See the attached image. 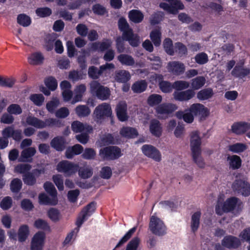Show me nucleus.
I'll list each match as a JSON object with an SVG mask.
<instances>
[{"label":"nucleus","mask_w":250,"mask_h":250,"mask_svg":"<svg viewBox=\"0 0 250 250\" xmlns=\"http://www.w3.org/2000/svg\"><path fill=\"white\" fill-rule=\"evenodd\" d=\"M239 201L240 200L237 197H230L223 203L218 202L215 208L216 214L221 215L223 212L228 213L233 211Z\"/></svg>","instance_id":"f257e3e1"},{"label":"nucleus","mask_w":250,"mask_h":250,"mask_svg":"<svg viewBox=\"0 0 250 250\" xmlns=\"http://www.w3.org/2000/svg\"><path fill=\"white\" fill-rule=\"evenodd\" d=\"M121 149L117 146H108L101 148L99 151L100 156L104 160H114L122 156Z\"/></svg>","instance_id":"f03ea898"},{"label":"nucleus","mask_w":250,"mask_h":250,"mask_svg":"<svg viewBox=\"0 0 250 250\" xmlns=\"http://www.w3.org/2000/svg\"><path fill=\"white\" fill-rule=\"evenodd\" d=\"M90 87L91 93L95 94L99 99L104 101L109 98L110 95L109 89L102 85L98 82H92L90 84Z\"/></svg>","instance_id":"7ed1b4c3"},{"label":"nucleus","mask_w":250,"mask_h":250,"mask_svg":"<svg viewBox=\"0 0 250 250\" xmlns=\"http://www.w3.org/2000/svg\"><path fill=\"white\" fill-rule=\"evenodd\" d=\"M79 165L67 160H62L57 165L56 169L59 172L63 173L66 177L70 176L78 170Z\"/></svg>","instance_id":"20e7f679"},{"label":"nucleus","mask_w":250,"mask_h":250,"mask_svg":"<svg viewBox=\"0 0 250 250\" xmlns=\"http://www.w3.org/2000/svg\"><path fill=\"white\" fill-rule=\"evenodd\" d=\"M149 229L153 234L159 236H163L167 233V228L164 222L155 216L150 218Z\"/></svg>","instance_id":"39448f33"},{"label":"nucleus","mask_w":250,"mask_h":250,"mask_svg":"<svg viewBox=\"0 0 250 250\" xmlns=\"http://www.w3.org/2000/svg\"><path fill=\"white\" fill-rule=\"evenodd\" d=\"M233 191L244 197L250 195V184L242 179H236L232 185Z\"/></svg>","instance_id":"423d86ee"},{"label":"nucleus","mask_w":250,"mask_h":250,"mask_svg":"<svg viewBox=\"0 0 250 250\" xmlns=\"http://www.w3.org/2000/svg\"><path fill=\"white\" fill-rule=\"evenodd\" d=\"M94 114L98 121L103 120L106 117H110L112 115L111 106L106 103L99 104L95 108Z\"/></svg>","instance_id":"0eeeda50"},{"label":"nucleus","mask_w":250,"mask_h":250,"mask_svg":"<svg viewBox=\"0 0 250 250\" xmlns=\"http://www.w3.org/2000/svg\"><path fill=\"white\" fill-rule=\"evenodd\" d=\"M201 139L199 136V132L195 131L191 133L190 137V147L192 156L196 158L198 155L201 153Z\"/></svg>","instance_id":"6e6552de"},{"label":"nucleus","mask_w":250,"mask_h":250,"mask_svg":"<svg viewBox=\"0 0 250 250\" xmlns=\"http://www.w3.org/2000/svg\"><path fill=\"white\" fill-rule=\"evenodd\" d=\"M141 149L144 154L147 157L151 158L156 162H160L161 160L160 152L153 146L144 145Z\"/></svg>","instance_id":"1a4fd4ad"},{"label":"nucleus","mask_w":250,"mask_h":250,"mask_svg":"<svg viewBox=\"0 0 250 250\" xmlns=\"http://www.w3.org/2000/svg\"><path fill=\"white\" fill-rule=\"evenodd\" d=\"M45 172L44 168L34 169L32 172H27L22 175V180L25 184L27 186H34L36 183V178L35 176L38 177L41 174Z\"/></svg>","instance_id":"9d476101"},{"label":"nucleus","mask_w":250,"mask_h":250,"mask_svg":"<svg viewBox=\"0 0 250 250\" xmlns=\"http://www.w3.org/2000/svg\"><path fill=\"white\" fill-rule=\"evenodd\" d=\"M222 246L225 248L231 250L236 249L241 245L240 239L231 235L225 236L221 240Z\"/></svg>","instance_id":"9b49d317"},{"label":"nucleus","mask_w":250,"mask_h":250,"mask_svg":"<svg viewBox=\"0 0 250 250\" xmlns=\"http://www.w3.org/2000/svg\"><path fill=\"white\" fill-rule=\"evenodd\" d=\"M177 109L176 106L170 103H163L160 104L155 108L156 112L158 115H162L165 117H160V118H166L172 114Z\"/></svg>","instance_id":"f8f14e48"},{"label":"nucleus","mask_w":250,"mask_h":250,"mask_svg":"<svg viewBox=\"0 0 250 250\" xmlns=\"http://www.w3.org/2000/svg\"><path fill=\"white\" fill-rule=\"evenodd\" d=\"M188 111L194 116H199L201 119L205 118L209 115V111L203 104L199 103L193 104L190 105Z\"/></svg>","instance_id":"ddd939ff"},{"label":"nucleus","mask_w":250,"mask_h":250,"mask_svg":"<svg viewBox=\"0 0 250 250\" xmlns=\"http://www.w3.org/2000/svg\"><path fill=\"white\" fill-rule=\"evenodd\" d=\"M45 237L42 231L37 232L32 238L31 243V250H42Z\"/></svg>","instance_id":"4468645a"},{"label":"nucleus","mask_w":250,"mask_h":250,"mask_svg":"<svg viewBox=\"0 0 250 250\" xmlns=\"http://www.w3.org/2000/svg\"><path fill=\"white\" fill-rule=\"evenodd\" d=\"M2 135L4 138L8 139L12 137L16 141H20L22 138L21 130V129L14 130L13 126L4 128L2 131Z\"/></svg>","instance_id":"2eb2a0df"},{"label":"nucleus","mask_w":250,"mask_h":250,"mask_svg":"<svg viewBox=\"0 0 250 250\" xmlns=\"http://www.w3.org/2000/svg\"><path fill=\"white\" fill-rule=\"evenodd\" d=\"M167 68L169 72L176 76L183 74L185 71L184 64L179 61L169 62Z\"/></svg>","instance_id":"dca6fc26"},{"label":"nucleus","mask_w":250,"mask_h":250,"mask_svg":"<svg viewBox=\"0 0 250 250\" xmlns=\"http://www.w3.org/2000/svg\"><path fill=\"white\" fill-rule=\"evenodd\" d=\"M250 129V123L242 121L235 122L231 126V132L238 135L245 134Z\"/></svg>","instance_id":"f3484780"},{"label":"nucleus","mask_w":250,"mask_h":250,"mask_svg":"<svg viewBox=\"0 0 250 250\" xmlns=\"http://www.w3.org/2000/svg\"><path fill=\"white\" fill-rule=\"evenodd\" d=\"M127 106L125 102L119 103L116 107V115L121 122H125L128 120V116L127 112Z\"/></svg>","instance_id":"a211bd4d"},{"label":"nucleus","mask_w":250,"mask_h":250,"mask_svg":"<svg viewBox=\"0 0 250 250\" xmlns=\"http://www.w3.org/2000/svg\"><path fill=\"white\" fill-rule=\"evenodd\" d=\"M174 98L179 101H187L193 98L195 95V91L192 89H188L180 92H175Z\"/></svg>","instance_id":"6ab92c4d"},{"label":"nucleus","mask_w":250,"mask_h":250,"mask_svg":"<svg viewBox=\"0 0 250 250\" xmlns=\"http://www.w3.org/2000/svg\"><path fill=\"white\" fill-rule=\"evenodd\" d=\"M58 37V35L55 33H48L45 36L44 47L47 51H50L53 49L55 42Z\"/></svg>","instance_id":"aec40b11"},{"label":"nucleus","mask_w":250,"mask_h":250,"mask_svg":"<svg viewBox=\"0 0 250 250\" xmlns=\"http://www.w3.org/2000/svg\"><path fill=\"white\" fill-rule=\"evenodd\" d=\"M36 153V150L34 147H29L25 148L21 151L19 161L23 162H32V157Z\"/></svg>","instance_id":"412c9836"},{"label":"nucleus","mask_w":250,"mask_h":250,"mask_svg":"<svg viewBox=\"0 0 250 250\" xmlns=\"http://www.w3.org/2000/svg\"><path fill=\"white\" fill-rule=\"evenodd\" d=\"M149 131L153 136L160 137L162 133V127L160 122L157 119H152L150 122Z\"/></svg>","instance_id":"4be33fe9"},{"label":"nucleus","mask_w":250,"mask_h":250,"mask_svg":"<svg viewBox=\"0 0 250 250\" xmlns=\"http://www.w3.org/2000/svg\"><path fill=\"white\" fill-rule=\"evenodd\" d=\"M83 150L82 146L79 144H76L72 146L68 147L65 152L66 158L70 159L73 158L75 155L81 154Z\"/></svg>","instance_id":"5701e85b"},{"label":"nucleus","mask_w":250,"mask_h":250,"mask_svg":"<svg viewBox=\"0 0 250 250\" xmlns=\"http://www.w3.org/2000/svg\"><path fill=\"white\" fill-rule=\"evenodd\" d=\"M52 147L58 151H62L65 148V140L62 136L54 137L50 142Z\"/></svg>","instance_id":"b1692460"},{"label":"nucleus","mask_w":250,"mask_h":250,"mask_svg":"<svg viewBox=\"0 0 250 250\" xmlns=\"http://www.w3.org/2000/svg\"><path fill=\"white\" fill-rule=\"evenodd\" d=\"M229 168L233 170L240 168L242 166V160L240 156L236 155H229L227 158Z\"/></svg>","instance_id":"393cba45"},{"label":"nucleus","mask_w":250,"mask_h":250,"mask_svg":"<svg viewBox=\"0 0 250 250\" xmlns=\"http://www.w3.org/2000/svg\"><path fill=\"white\" fill-rule=\"evenodd\" d=\"M71 129L75 133H80L84 130L90 132L92 130V127L89 125L84 124L78 121H75L71 124Z\"/></svg>","instance_id":"a878e982"},{"label":"nucleus","mask_w":250,"mask_h":250,"mask_svg":"<svg viewBox=\"0 0 250 250\" xmlns=\"http://www.w3.org/2000/svg\"><path fill=\"white\" fill-rule=\"evenodd\" d=\"M231 75L235 78H243L250 74V68H242L236 65L231 72Z\"/></svg>","instance_id":"bb28decb"},{"label":"nucleus","mask_w":250,"mask_h":250,"mask_svg":"<svg viewBox=\"0 0 250 250\" xmlns=\"http://www.w3.org/2000/svg\"><path fill=\"white\" fill-rule=\"evenodd\" d=\"M201 216V212L200 211L194 212L191 216L190 228L192 232L193 233H195L199 228Z\"/></svg>","instance_id":"cd10ccee"},{"label":"nucleus","mask_w":250,"mask_h":250,"mask_svg":"<svg viewBox=\"0 0 250 250\" xmlns=\"http://www.w3.org/2000/svg\"><path fill=\"white\" fill-rule=\"evenodd\" d=\"M120 134L126 138H134L138 135L137 129L128 126L122 127L120 131Z\"/></svg>","instance_id":"c85d7f7f"},{"label":"nucleus","mask_w":250,"mask_h":250,"mask_svg":"<svg viewBox=\"0 0 250 250\" xmlns=\"http://www.w3.org/2000/svg\"><path fill=\"white\" fill-rule=\"evenodd\" d=\"M39 200L40 204L45 205L55 206L58 203L57 197H52L51 198L44 193L39 194Z\"/></svg>","instance_id":"c756f323"},{"label":"nucleus","mask_w":250,"mask_h":250,"mask_svg":"<svg viewBox=\"0 0 250 250\" xmlns=\"http://www.w3.org/2000/svg\"><path fill=\"white\" fill-rule=\"evenodd\" d=\"M106 69V66L101 65L98 69L96 66H91L88 68V75L92 79H97Z\"/></svg>","instance_id":"7c9ffc66"},{"label":"nucleus","mask_w":250,"mask_h":250,"mask_svg":"<svg viewBox=\"0 0 250 250\" xmlns=\"http://www.w3.org/2000/svg\"><path fill=\"white\" fill-rule=\"evenodd\" d=\"M28 62L31 65H38L42 63L44 57L39 52L32 53L28 58Z\"/></svg>","instance_id":"2f4dec72"},{"label":"nucleus","mask_w":250,"mask_h":250,"mask_svg":"<svg viewBox=\"0 0 250 250\" xmlns=\"http://www.w3.org/2000/svg\"><path fill=\"white\" fill-rule=\"evenodd\" d=\"M29 234V227L27 225H22L20 226L18 232V241L23 242L26 241Z\"/></svg>","instance_id":"473e14b6"},{"label":"nucleus","mask_w":250,"mask_h":250,"mask_svg":"<svg viewBox=\"0 0 250 250\" xmlns=\"http://www.w3.org/2000/svg\"><path fill=\"white\" fill-rule=\"evenodd\" d=\"M64 125V123L62 121L54 119V118H48L43 121V127L41 128H45L46 127H61Z\"/></svg>","instance_id":"72a5a7b5"},{"label":"nucleus","mask_w":250,"mask_h":250,"mask_svg":"<svg viewBox=\"0 0 250 250\" xmlns=\"http://www.w3.org/2000/svg\"><path fill=\"white\" fill-rule=\"evenodd\" d=\"M131 78L129 72L125 70L117 71L115 74V80L117 82L125 83L128 81Z\"/></svg>","instance_id":"f704fd0d"},{"label":"nucleus","mask_w":250,"mask_h":250,"mask_svg":"<svg viewBox=\"0 0 250 250\" xmlns=\"http://www.w3.org/2000/svg\"><path fill=\"white\" fill-rule=\"evenodd\" d=\"M147 86V83L145 80H140L135 82L131 86L134 93H141L145 91Z\"/></svg>","instance_id":"c9c22d12"},{"label":"nucleus","mask_w":250,"mask_h":250,"mask_svg":"<svg viewBox=\"0 0 250 250\" xmlns=\"http://www.w3.org/2000/svg\"><path fill=\"white\" fill-rule=\"evenodd\" d=\"M214 94L211 88H207L201 90L197 94V98L200 101H204L211 98Z\"/></svg>","instance_id":"e433bc0d"},{"label":"nucleus","mask_w":250,"mask_h":250,"mask_svg":"<svg viewBox=\"0 0 250 250\" xmlns=\"http://www.w3.org/2000/svg\"><path fill=\"white\" fill-rule=\"evenodd\" d=\"M118 60L122 64L126 66H133L135 64L133 58L128 54H120L118 56Z\"/></svg>","instance_id":"4c0bfd02"},{"label":"nucleus","mask_w":250,"mask_h":250,"mask_svg":"<svg viewBox=\"0 0 250 250\" xmlns=\"http://www.w3.org/2000/svg\"><path fill=\"white\" fill-rule=\"evenodd\" d=\"M162 101V97L161 95L157 94H152L150 95L147 99V104L151 107L160 105Z\"/></svg>","instance_id":"58836bf2"},{"label":"nucleus","mask_w":250,"mask_h":250,"mask_svg":"<svg viewBox=\"0 0 250 250\" xmlns=\"http://www.w3.org/2000/svg\"><path fill=\"white\" fill-rule=\"evenodd\" d=\"M162 34L159 29H155L153 30L150 33V38L154 45L159 46L161 43Z\"/></svg>","instance_id":"ea45409f"},{"label":"nucleus","mask_w":250,"mask_h":250,"mask_svg":"<svg viewBox=\"0 0 250 250\" xmlns=\"http://www.w3.org/2000/svg\"><path fill=\"white\" fill-rule=\"evenodd\" d=\"M206 79L204 76H197L191 81V85L192 90H198L204 85Z\"/></svg>","instance_id":"a19ab883"},{"label":"nucleus","mask_w":250,"mask_h":250,"mask_svg":"<svg viewBox=\"0 0 250 250\" xmlns=\"http://www.w3.org/2000/svg\"><path fill=\"white\" fill-rule=\"evenodd\" d=\"M26 123L29 125L33 126L37 128H41L43 127V121L32 116H28L26 119Z\"/></svg>","instance_id":"79ce46f5"},{"label":"nucleus","mask_w":250,"mask_h":250,"mask_svg":"<svg viewBox=\"0 0 250 250\" xmlns=\"http://www.w3.org/2000/svg\"><path fill=\"white\" fill-rule=\"evenodd\" d=\"M136 230V227H134L131 229H130L125 235L124 236L120 239L118 244L116 245L114 249H117L125 243L127 242L132 237L133 234Z\"/></svg>","instance_id":"37998d69"},{"label":"nucleus","mask_w":250,"mask_h":250,"mask_svg":"<svg viewBox=\"0 0 250 250\" xmlns=\"http://www.w3.org/2000/svg\"><path fill=\"white\" fill-rule=\"evenodd\" d=\"M247 146L243 143H237L229 146V150L235 153H240L247 149Z\"/></svg>","instance_id":"c03bdc74"},{"label":"nucleus","mask_w":250,"mask_h":250,"mask_svg":"<svg viewBox=\"0 0 250 250\" xmlns=\"http://www.w3.org/2000/svg\"><path fill=\"white\" fill-rule=\"evenodd\" d=\"M47 214L49 218L54 222H58L61 217L60 210L54 208H50L47 212Z\"/></svg>","instance_id":"a18cd8bd"},{"label":"nucleus","mask_w":250,"mask_h":250,"mask_svg":"<svg viewBox=\"0 0 250 250\" xmlns=\"http://www.w3.org/2000/svg\"><path fill=\"white\" fill-rule=\"evenodd\" d=\"M22 183L20 179L18 178H14L10 184V188L11 191L15 193L20 192L22 188Z\"/></svg>","instance_id":"49530a36"},{"label":"nucleus","mask_w":250,"mask_h":250,"mask_svg":"<svg viewBox=\"0 0 250 250\" xmlns=\"http://www.w3.org/2000/svg\"><path fill=\"white\" fill-rule=\"evenodd\" d=\"M163 46L166 52L170 56L174 54V47L173 42L170 38H166L163 42Z\"/></svg>","instance_id":"de8ad7c7"},{"label":"nucleus","mask_w":250,"mask_h":250,"mask_svg":"<svg viewBox=\"0 0 250 250\" xmlns=\"http://www.w3.org/2000/svg\"><path fill=\"white\" fill-rule=\"evenodd\" d=\"M160 89L165 93H169L173 89V83L167 81L160 82L158 83Z\"/></svg>","instance_id":"09e8293b"},{"label":"nucleus","mask_w":250,"mask_h":250,"mask_svg":"<svg viewBox=\"0 0 250 250\" xmlns=\"http://www.w3.org/2000/svg\"><path fill=\"white\" fill-rule=\"evenodd\" d=\"M96 203L91 202L84 207L81 212V214H84L87 217L90 216L96 210Z\"/></svg>","instance_id":"8fccbe9b"},{"label":"nucleus","mask_w":250,"mask_h":250,"mask_svg":"<svg viewBox=\"0 0 250 250\" xmlns=\"http://www.w3.org/2000/svg\"><path fill=\"white\" fill-rule=\"evenodd\" d=\"M77 171L79 176L84 179L90 178L93 174L92 169L87 167H79Z\"/></svg>","instance_id":"3c124183"},{"label":"nucleus","mask_w":250,"mask_h":250,"mask_svg":"<svg viewBox=\"0 0 250 250\" xmlns=\"http://www.w3.org/2000/svg\"><path fill=\"white\" fill-rule=\"evenodd\" d=\"M174 52L177 53L180 56L186 55L188 53L186 46L181 42H175L174 45Z\"/></svg>","instance_id":"603ef678"},{"label":"nucleus","mask_w":250,"mask_h":250,"mask_svg":"<svg viewBox=\"0 0 250 250\" xmlns=\"http://www.w3.org/2000/svg\"><path fill=\"white\" fill-rule=\"evenodd\" d=\"M44 83L47 87L51 91L55 90L58 86V82L53 76L45 78Z\"/></svg>","instance_id":"864d4df0"},{"label":"nucleus","mask_w":250,"mask_h":250,"mask_svg":"<svg viewBox=\"0 0 250 250\" xmlns=\"http://www.w3.org/2000/svg\"><path fill=\"white\" fill-rule=\"evenodd\" d=\"M34 227L38 229H42L45 231H50V227L48 223L44 220L38 219L34 224Z\"/></svg>","instance_id":"5fc2aeb1"},{"label":"nucleus","mask_w":250,"mask_h":250,"mask_svg":"<svg viewBox=\"0 0 250 250\" xmlns=\"http://www.w3.org/2000/svg\"><path fill=\"white\" fill-rule=\"evenodd\" d=\"M45 190L52 197H57V191L53 184L50 182H46L43 184Z\"/></svg>","instance_id":"6e6d98bb"},{"label":"nucleus","mask_w":250,"mask_h":250,"mask_svg":"<svg viewBox=\"0 0 250 250\" xmlns=\"http://www.w3.org/2000/svg\"><path fill=\"white\" fill-rule=\"evenodd\" d=\"M75 111L79 117L87 116L90 113V110L89 107L84 105H80L77 106Z\"/></svg>","instance_id":"4d7b16f0"},{"label":"nucleus","mask_w":250,"mask_h":250,"mask_svg":"<svg viewBox=\"0 0 250 250\" xmlns=\"http://www.w3.org/2000/svg\"><path fill=\"white\" fill-rule=\"evenodd\" d=\"M195 62L200 65L207 63L208 61V55L205 52H201L197 54L194 57Z\"/></svg>","instance_id":"13d9d810"},{"label":"nucleus","mask_w":250,"mask_h":250,"mask_svg":"<svg viewBox=\"0 0 250 250\" xmlns=\"http://www.w3.org/2000/svg\"><path fill=\"white\" fill-rule=\"evenodd\" d=\"M30 99L36 105L40 106L44 101V97L42 94H33L31 95Z\"/></svg>","instance_id":"bf43d9fd"},{"label":"nucleus","mask_w":250,"mask_h":250,"mask_svg":"<svg viewBox=\"0 0 250 250\" xmlns=\"http://www.w3.org/2000/svg\"><path fill=\"white\" fill-rule=\"evenodd\" d=\"M189 86L188 82L185 81H176L173 83V89L179 91L186 89Z\"/></svg>","instance_id":"052dcab7"},{"label":"nucleus","mask_w":250,"mask_h":250,"mask_svg":"<svg viewBox=\"0 0 250 250\" xmlns=\"http://www.w3.org/2000/svg\"><path fill=\"white\" fill-rule=\"evenodd\" d=\"M140 242V240L139 237H134L126 245L125 250H137Z\"/></svg>","instance_id":"680f3d73"},{"label":"nucleus","mask_w":250,"mask_h":250,"mask_svg":"<svg viewBox=\"0 0 250 250\" xmlns=\"http://www.w3.org/2000/svg\"><path fill=\"white\" fill-rule=\"evenodd\" d=\"M7 112L10 114L19 115L22 113V109L20 105L16 104H10L7 108Z\"/></svg>","instance_id":"e2e57ef3"},{"label":"nucleus","mask_w":250,"mask_h":250,"mask_svg":"<svg viewBox=\"0 0 250 250\" xmlns=\"http://www.w3.org/2000/svg\"><path fill=\"white\" fill-rule=\"evenodd\" d=\"M12 205V199L9 196L4 197L0 203V207L3 210L9 209Z\"/></svg>","instance_id":"0e129e2a"},{"label":"nucleus","mask_w":250,"mask_h":250,"mask_svg":"<svg viewBox=\"0 0 250 250\" xmlns=\"http://www.w3.org/2000/svg\"><path fill=\"white\" fill-rule=\"evenodd\" d=\"M96 153L95 150L92 148H86L82 154V157L86 160L94 159Z\"/></svg>","instance_id":"69168bd1"},{"label":"nucleus","mask_w":250,"mask_h":250,"mask_svg":"<svg viewBox=\"0 0 250 250\" xmlns=\"http://www.w3.org/2000/svg\"><path fill=\"white\" fill-rule=\"evenodd\" d=\"M168 2L175 10V15L178 13L179 10H182L185 8L184 5L180 0H170Z\"/></svg>","instance_id":"338daca9"},{"label":"nucleus","mask_w":250,"mask_h":250,"mask_svg":"<svg viewBox=\"0 0 250 250\" xmlns=\"http://www.w3.org/2000/svg\"><path fill=\"white\" fill-rule=\"evenodd\" d=\"M53 181L57 188L60 191L63 190L64 189L63 181L61 175L57 174L53 176Z\"/></svg>","instance_id":"774afa93"}]
</instances>
